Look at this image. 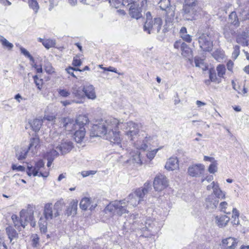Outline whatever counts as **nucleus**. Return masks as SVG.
<instances>
[{
    "mask_svg": "<svg viewBox=\"0 0 249 249\" xmlns=\"http://www.w3.org/2000/svg\"><path fill=\"white\" fill-rule=\"evenodd\" d=\"M140 127V124L132 121L124 123L116 118L110 117L94 124L92 130L94 132L93 136H101L103 135L110 142L124 149L125 145L121 142L119 128L124 131L125 135L131 141H133L138 134Z\"/></svg>",
    "mask_w": 249,
    "mask_h": 249,
    "instance_id": "nucleus-1",
    "label": "nucleus"
},
{
    "mask_svg": "<svg viewBox=\"0 0 249 249\" xmlns=\"http://www.w3.org/2000/svg\"><path fill=\"white\" fill-rule=\"evenodd\" d=\"M63 126L69 131H75L74 139L78 142H81L85 138L86 131L84 126L88 123V119L85 115H79L75 120L70 118L62 120Z\"/></svg>",
    "mask_w": 249,
    "mask_h": 249,
    "instance_id": "nucleus-2",
    "label": "nucleus"
},
{
    "mask_svg": "<svg viewBox=\"0 0 249 249\" xmlns=\"http://www.w3.org/2000/svg\"><path fill=\"white\" fill-rule=\"evenodd\" d=\"M201 10L200 0H185L181 12L183 18L186 20H195Z\"/></svg>",
    "mask_w": 249,
    "mask_h": 249,
    "instance_id": "nucleus-3",
    "label": "nucleus"
},
{
    "mask_svg": "<svg viewBox=\"0 0 249 249\" xmlns=\"http://www.w3.org/2000/svg\"><path fill=\"white\" fill-rule=\"evenodd\" d=\"M109 3L115 8H118L122 6H129V14L132 18L138 19L142 17L139 1H132V0H110Z\"/></svg>",
    "mask_w": 249,
    "mask_h": 249,
    "instance_id": "nucleus-4",
    "label": "nucleus"
},
{
    "mask_svg": "<svg viewBox=\"0 0 249 249\" xmlns=\"http://www.w3.org/2000/svg\"><path fill=\"white\" fill-rule=\"evenodd\" d=\"M198 42L199 47L205 52H210L213 47L214 32L212 29L207 28L203 32L199 31L197 33Z\"/></svg>",
    "mask_w": 249,
    "mask_h": 249,
    "instance_id": "nucleus-5",
    "label": "nucleus"
},
{
    "mask_svg": "<svg viewBox=\"0 0 249 249\" xmlns=\"http://www.w3.org/2000/svg\"><path fill=\"white\" fill-rule=\"evenodd\" d=\"M136 218V216L133 214L130 215H128L127 220L128 221L129 223H132L134 227H136V225H138V227H137L138 230H140L142 232H145L146 231L150 232L149 234H144L143 233V234L142 235L143 236L146 237L151 235H153L157 232L158 230H156L153 231L152 230V229L154 228L155 222H154L150 217H146L145 218L143 217L142 220L144 221V223L143 222H141L140 224L139 223H137L136 221H134V220Z\"/></svg>",
    "mask_w": 249,
    "mask_h": 249,
    "instance_id": "nucleus-6",
    "label": "nucleus"
},
{
    "mask_svg": "<svg viewBox=\"0 0 249 249\" xmlns=\"http://www.w3.org/2000/svg\"><path fill=\"white\" fill-rule=\"evenodd\" d=\"M126 199L116 200L110 202L105 209V212L110 215H117L121 216L123 214L128 213L129 211L127 209L128 206L126 203Z\"/></svg>",
    "mask_w": 249,
    "mask_h": 249,
    "instance_id": "nucleus-7",
    "label": "nucleus"
},
{
    "mask_svg": "<svg viewBox=\"0 0 249 249\" xmlns=\"http://www.w3.org/2000/svg\"><path fill=\"white\" fill-rule=\"evenodd\" d=\"M20 219H18L17 215H13L12 218L13 220L15 227L19 228L20 226L24 228L28 223L32 227H35L36 225V222L34 218L33 213L28 212L26 210H22L20 212Z\"/></svg>",
    "mask_w": 249,
    "mask_h": 249,
    "instance_id": "nucleus-8",
    "label": "nucleus"
},
{
    "mask_svg": "<svg viewBox=\"0 0 249 249\" xmlns=\"http://www.w3.org/2000/svg\"><path fill=\"white\" fill-rule=\"evenodd\" d=\"M159 7L162 10L166 11L165 24L163 26V32H166L172 26V23L175 16V7H169L170 1L169 0H160L159 3Z\"/></svg>",
    "mask_w": 249,
    "mask_h": 249,
    "instance_id": "nucleus-9",
    "label": "nucleus"
},
{
    "mask_svg": "<svg viewBox=\"0 0 249 249\" xmlns=\"http://www.w3.org/2000/svg\"><path fill=\"white\" fill-rule=\"evenodd\" d=\"M149 183H145L144 186L142 188H138L136 191L131 193L126 198V203L128 206L136 207L142 200L146 194L147 193L149 190Z\"/></svg>",
    "mask_w": 249,
    "mask_h": 249,
    "instance_id": "nucleus-10",
    "label": "nucleus"
},
{
    "mask_svg": "<svg viewBox=\"0 0 249 249\" xmlns=\"http://www.w3.org/2000/svg\"><path fill=\"white\" fill-rule=\"evenodd\" d=\"M26 172L29 176L33 175L34 177L38 176L46 178L49 175V170H45V163L42 160L36 162L34 166L28 163Z\"/></svg>",
    "mask_w": 249,
    "mask_h": 249,
    "instance_id": "nucleus-11",
    "label": "nucleus"
},
{
    "mask_svg": "<svg viewBox=\"0 0 249 249\" xmlns=\"http://www.w3.org/2000/svg\"><path fill=\"white\" fill-rule=\"evenodd\" d=\"M162 20L160 18L152 19H147L143 26L144 31L150 34L151 32H157L158 33L162 25Z\"/></svg>",
    "mask_w": 249,
    "mask_h": 249,
    "instance_id": "nucleus-12",
    "label": "nucleus"
},
{
    "mask_svg": "<svg viewBox=\"0 0 249 249\" xmlns=\"http://www.w3.org/2000/svg\"><path fill=\"white\" fill-rule=\"evenodd\" d=\"M169 185V182L165 176L162 174L157 175L153 181V186L156 191L160 192L166 189Z\"/></svg>",
    "mask_w": 249,
    "mask_h": 249,
    "instance_id": "nucleus-13",
    "label": "nucleus"
},
{
    "mask_svg": "<svg viewBox=\"0 0 249 249\" xmlns=\"http://www.w3.org/2000/svg\"><path fill=\"white\" fill-rule=\"evenodd\" d=\"M205 171V166L201 163L194 164L188 168L187 173L192 177H199L203 174Z\"/></svg>",
    "mask_w": 249,
    "mask_h": 249,
    "instance_id": "nucleus-14",
    "label": "nucleus"
},
{
    "mask_svg": "<svg viewBox=\"0 0 249 249\" xmlns=\"http://www.w3.org/2000/svg\"><path fill=\"white\" fill-rule=\"evenodd\" d=\"M43 216L48 220H51L59 216L58 213L54 211L53 204L51 203L45 205L43 210Z\"/></svg>",
    "mask_w": 249,
    "mask_h": 249,
    "instance_id": "nucleus-15",
    "label": "nucleus"
},
{
    "mask_svg": "<svg viewBox=\"0 0 249 249\" xmlns=\"http://www.w3.org/2000/svg\"><path fill=\"white\" fill-rule=\"evenodd\" d=\"M239 240L237 238L230 237L222 240L221 247L223 249H235Z\"/></svg>",
    "mask_w": 249,
    "mask_h": 249,
    "instance_id": "nucleus-16",
    "label": "nucleus"
},
{
    "mask_svg": "<svg viewBox=\"0 0 249 249\" xmlns=\"http://www.w3.org/2000/svg\"><path fill=\"white\" fill-rule=\"evenodd\" d=\"M73 147V143L67 139L63 140L60 144L55 147L62 155L69 152Z\"/></svg>",
    "mask_w": 249,
    "mask_h": 249,
    "instance_id": "nucleus-17",
    "label": "nucleus"
},
{
    "mask_svg": "<svg viewBox=\"0 0 249 249\" xmlns=\"http://www.w3.org/2000/svg\"><path fill=\"white\" fill-rule=\"evenodd\" d=\"M219 203V200L213 195L208 196L205 200V206L210 211L215 210Z\"/></svg>",
    "mask_w": 249,
    "mask_h": 249,
    "instance_id": "nucleus-18",
    "label": "nucleus"
},
{
    "mask_svg": "<svg viewBox=\"0 0 249 249\" xmlns=\"http://www.w3.org/2000/svg\"><path fill=\"white\" fill-rule=\"evenodd\" d=\"M96 206V203L94 202L91 198L87 197L83 198L80 202V207L83 210L89 209L92 211Z\"/></svg>",
    "mask_w": 249,
    "mask_h": 249,
    "instance_id": "nucleus-19",
    "label": "nucleus"
},
{
    "mask_svg": "<svg viewBox=\"0 0 249 249\" xmlns=\"http://www.w3.org/2000/svg\"><path fill=\"white\" fill-rule=\"evenodd\" d=\"M129 153L128 154V157L129 160L128 161L132 162V163H136V164L140 166L142 164V161L141 158V153L138 150L132 151L129 150Z\"/></svg>",
    "mask_w": 249,
    "mask_h": 249,
    "instance_id": "nucleus-20",
    "label": "nucleus"
},
{
    "mask_svg": "<svg viewBox=\"0 0 249 249\" xmlns=\"http://www.w3.org/2000/svg\"><path fill=\"white\" fill-rule=\"evenodd\" d=\"M82 90L88 99L93 100L96 98L95 88L93 85H86L83 87Z\"/></svg>",
    "mask_w": 249,
    "mask_h": 249,
    "instance_id": "nucleus-21",
    "label": "nucleus"
},
{
    "mask_svg": "<svg viewBox=\"0 0 249 249\" xmlns=\"http://www.w3.org/2000/svg\"><path fill=\"white\" fill-rule=\"evenodd\" d=\"M165 168L168 171H174L179 169L178 160L176 157H171L166 161Z\"/></svg>",
    "mask_w": 249,
    "mask_h": 249,
    "instance_id": "nucleus-22",
    "label": "nucleus"
},
{
    "mask_svg": "<svg viewBox=\"0 0 249 249\" xmlns=\"http://www.w3.org/2000/svg\"><path fill=\"white\" fill-rule=\"evenodd\" d=\"M40 141L37 137L32 138L30 139V143L28 150L30 151L33 155L36 154L40 147Z\"/></svg>",
    "mask_w": 249,
    "mask_h": 249,
    "instance_id": "nucleus-23",
    "label": "nucleus"
},
{
    "mask_svg": "<svg viewBox=\"0 0 249 249\" xmlns=\"http://www.w3.org/2000/svg\"><path fill=\"white\" fill-rule=\"evenodd\" d=\"M235 33V30L229 25H225L223 28V35L229 42H231Z\"/></svg>",
    "mask_w": 249,
    "mask_h": 249,
    "instance_id": "nucleus-24",
    "label": "nucleus"
},
{
    "mask_svg": "<svg viewBox=\"0 0 249 249\" xmlns=\"http://www.w3.org/2000/svg\"><path fill=\"white\" fill-rule=\"evenodd\" d=\"M77 205L78 201L77 200H71L66 210V214L68 216L75 215L77 213Z\"/></svg>",
    "mask_w": 249,
    "mask_h": 249,
    "instance_id": "nucleus-25",
    "label": "nucleus"
},
{
    "mask_svg": "<svg viewBox=\"0 0 249 249\" xmlns=\"http://www.w3.org/2000/svg\"><path fill=\"white\" fill-rule=\"evenodd\" d=\"M58 152L53 149L47 152L44 156V159H47L48 160V167H50L51 166L53 160L58 156Z\"/></svg>",
    "mask_w": 249,
    "mask_h": 249,
    "instance_id": "nucleus-26",
    "label": "nucleus"
},
{
    "mask_svg": "<svg viewBox=\"0 0 249 249\" xmlns=\"http://www.w3.org/2000/svg\"><path fill=\"white\" fill-rule=\"evenodd\" d=\"M215 222L219 227H225L230 220V218L226 215H217L215 217Z\"/></svg>",
    "mask_w": 249,
    "mask_h": 249,
    "instance_id": "nucleus-27",
    "label": "nucleus"
},
{
    "mask_svg": "<svg viewBox=\"0 0 249 249\" xmlns=\"http://www.w3.org/2000/svg\"><path fill=\"white\" fill-rule=\"evenodd\" d=\"M71 92L73 97L76 98L74 99V100H80L82 101V99L84 98V95L79 87L76 85H74L71 88Z\"/></svg>",
    "mask_w": 249,
    "mask_h": 249,
    "instance_id": "nucleus-28",
    "label": "nucleus"
},
{
    "mask_svg": "<svg viewBox=\"0 0 249 249\" xmlns=\"http://www.w3.org/2000/svg\"><path fill=\"white\" fill-rule=\"evenodd\" d=\"M134 147L138 150H146L148 148V144L146 142L145 138L142 140H138L134 143Z\"/></svg>",
    "mask_w": 249,
    "mask_h": 249,
    "instance_id": "nucleus-29",
    "label": "nucleus"
},
{
    "mask_svg": "<svg viewBox=\"0 0 249 249\" xmlns=\"http://www.w3.org/2000/svg\"><path fill=\"white\" fill-rule=\"evenodd\" d=\"M180 37L185 42L190 43L192 40V36L187 34V29L185 27H182L179 31Z\"/></svg>",
    "mask_w": 249,
    "mask_h": 249,
    "instance_id": "nucleus-30",
    "label": "nucleus"
},
{
    "mask_svg": "<svg viewBox=\"0 0 249 249\" xmlns=\"http://www.w3.org/2000/svg\"><path fill=\"white\" fill-rule=\"evenodd\" d=\"M181 54L185 57H189L192 55L191 48L185 43H182L181 45Z\"/></svg>",
    "mask_w": 249,
    "mask_h": 249,
    "instance_id": "nucleus-31",
    "label": "nucleus"
},
{
    "mask_svg": "<svg viewBox=\"0 0 249 249\" xmlns=\"http://www.w3.org/2000/svg\"><path fill=\"white\" fill-rule=\"evenodd\" d=\"M213 195H214L217 199L218 198L225 199L226 197L225 193L221 190L218 183L217 186H215L213 191Z\"/></svg>",
    "mask_w": 249,
    "mask_h": 249,
    "instance_id": "nucleus-32",
    "label": "nucleus"
},
{
    "mask_svg": "<svg viewBox=\"0 0 249 249\" xmlns=\"http://www.w3.org/2000/svg\"><path fill=\"white\" fill-rule=\"evenodd\" d=\"M229 20L231 24L236 27H238L240 25L239 19L235 12H232L229 16Z\"/></svg>",
    "mask_w": 249,
    "mask_h": 249,
    "instance_id": "nucleus-33",
    "label": "nucleus"
},
{
    "mask_svg": "<svg viewBox=\"0 0 249 249\" xmlns=\"http://www.w3.org/2000/svg\"><path fill=\"white\" fill-rule=\"evenodd\" d=\"M47 219L44 216H41L39 218L38 224L40 231L41 232L46 233L47 231Z\"/></svg>",
    "mask_w": 249,
    "mask_h": 249,
    "instance_id": "nucleus-34",
    "label": "nucleus"
},
{
    "mask_svg": "<svg viewBox=\"0 0 249 249\" xmlns=\"http://www.w3.org/2000/svg\"><path fill=\"white\" fill-rule=\"evenodd\" d=\"M6 231L10 242L18 237V233L17 231L11 226H9L6 228Z\"/></svg>",
    "mask_w": 249,
    "mask_h": 249,
    "instance_id": "nucleus-35",
    "label": "nucleus"
},
{
    "mask_svg": "<svg viewBox=\"0 0 249 249\" xmlns=\"http://www.w3.org/2000/svg\"><path fill=\"white\" fill-rule=\"evenodd\" d=\"M43 121L41 119H35L31 123V126L33 130L36 132L38 131Z\"/></svg>",
    "mask_w": 249,
    "mask_h": 249,
    "instance_id": "nucleus-36",
    "label": "nucleus"
},
{
    "mask_svg": "<svg viewBox=\"0 0 249 249\" xmlns=\"http://www.w3.org/2000/svg\"><path fill=\"white\" fill-rule=\"evenodd\" d=\"M247 38V36L246 33H243L242 34L237 36L236 42L238 44H241L242 46H247L248 45V42Z\"/></svg>",
    "mask_w": 249,
    "mask_h": 249,
    "instance_id": "nucleus-37",
    "label": "nucleus"
},
{
    "mask_svg": "<svg viewBox=\"0 0 249 249\" xmlns=\"http://www.w3.org/2000/svg\"><path fill=\"white\" fill-rule=\"evenodd\" d=\"M44 69L49 74H52L55 73L54 68L52 66V64L48 60L44 61Z\"/></svg>",
    "mask_w": 249,
    "mask_h": 249,
    "instance_id": "nucleus-38",
    "label": "nucleus"
},
{
    "mask_svg": "<svg viewBox=\"0 0 249 249\" xmlns=\"http://www.w3.org/2000/svg\"><path fill=\"white\" fill-rule=\"evenodd\" d=\"M0 42L3 47L9 50H11L14 47L12 43L9 42L4 36L1 35H0Z\"/></svg>",
    "mask_w": 249,
    "mask_h": 249,
    "instance_id": "nucleus-39",
    "label": "nucleus"
},
{
    "mask_svg": "<svg viewBox=\"0 0 249 249\" xmlns=\"http://www.w3.org/2000/svg\"><path fill=\"white\" fill-rule=\"evenodd\" d=\"M28 3L30 8L32 9L35 14L38 12L39 6L36 0H28Z\"/></svg>",
    "mask_w": 249,
    "mask_h": 249,
    "instance_id": "nucleus-40",
    "label": "nucleus"
},
{
    "mask_svg": "<svg viewBox=\"0 0 249 249\" xmlns=\"http://www.w3.org/2000/svg\"><path fill=\"white\" fill-rule=\"evenodd\" d=\"M162 147H160L158 148L155 149L150 151H148L146 155V158L150 161H152L156 156L157 152L162 148Z\"/></svg>",
    "mask_w": 249,
    "mask_h": 249,
    "instance_id": "nucleus-41",
    "label": "nucleus"
},
{
    "mask_svg": "<svg viewBox=\"0 0 249 249\" xmlns=\"http://www.w3.org/2000/svg\"><path fill=\"white\" fill-rule=\"evenodd\" d=\"M64 206V203L63 200H59L55 203L53 208L54 209V211L58 213V215L62 210Z\"/></svg>",
    "mask_w": 249,
    "mask_h": 249,
    "instance_id": "nucleus-42",
    "label": "nucleus"
},
{
    "mask_svg": "<svg viewBox=\"0 0 249 249\" xmlns=\"http://www.w3.org/2000/svg\"><path fill=\"white\" fill-rule=\"evenodd\" d=\"M55 44V40L52 39H46L43 42V45L47 49H49L51 48L54 47Z\"/></svg>",
    "mask_w": 249,
    "mask_h": 249,
    "instance_id": "nucleus-43",
    "label": "nucleus"
},
{
    "mask_svg": "<svg viewBox=\"0 0 249 249\" xmlns=\"http://www.w3.org/2000/svg\"><path fill=\"white\" fill-rule=\"evenodd\" d=\"M239 213L238 211L236 208H233L232 209V218L233 220L232 223L234 225H238L239 224Z\"/></svg>",
    "mask_w": 249,
    "mask_h": 249,
    "instance_id": "nucleus-44",
    "label": "nucleus"
},
{
    "mask_svg": "<svg viewBox=\"0 0 249 249\" xmlns=\"http://www.w3.org/2000/svg\"><path fill=\"white\" fill-rule=\"evenodd\" d=\"M34 83H35L37 88L41 90L43 85V80L42 78H39L38 76L36 75L33 76Z\"/></svg>",
    "mask_w": 249,
    "mask_h": 249,
    "instance_id": "nucleus-45",
    "label": "nucleus"
},
{
    "mask_svg": "<svg viewBox=\"0 0 249 249\" xmlns=\"http://www.w3.org/2000/svg\"><path fill=\"white\" fill-rule=\"evenodd\" d=\"M217 75L219 77H223L226 72V68L224 65H218L216 67Z\"/></svg>",
    "mask_w": 249,
    "mask_h": 249,
    "instance_id": "nucleus-46",
    "label": "nucleus"
},
{
    "mask_svg": "<svg viewBox=\"0 0 249 249\" xmlns=\"http://www.w3.org/2000/svg\"><path fill=\"white\" fill-rule=\"evenodd\" d=\"M61 103L63 105V106L66 107L68 105H71L73 103L80 104L83 103V101L80 100H67L65 101H61Z\"/></svg>",
    "mask_w": 249,
    "mask_h": 249,
    "instance_id": "nucleus-47",
    "label": "nucleus"
},
{
    "mask_svg": "<svg viewBox=\"0 0 249 249\" xmlns=\"http://www.w3.org/2000/svg\"><path fill=\"white\" fill-rule=\"evenodd\" d=\"M145 138L146 142L148 144V148L149 146L153 145L154 142L157 141V138L154 136L146 135Z\"/></svg>",
    "mask_w": 249,
    "mask_h": 249,
    "instance_id": "nucleus-48",
    "label": "nucleus"
},
{
    "mask_svg": "<svg viewBox=\"0 0 249 249\" xmlns=\"http://www.w3.org/2000/svg\"><path fill=\"white\" fill-rule=\"evenodd\" d=\"M28 150L27 149L22 150L20 152H17L16 156L18 160H22L26 158Z\"/></svg>",
    "mask_w": 249,
    "mask_h": 249,
    "instance_id": "nucleus-49",
    "label": "nucleus"
},
{
    "mask_svg": "<svg viewBox=\"0 0 249 249\" xmlns=\"http://www.w3.org/2000/svg\"><path fill=\"white\" fill-rule=\"evenodd\" d=\"M19 49L22 54H23L25 57H28L31 61L33 62H34V58L27 50L21 46Z\"/></svg>",
    "mask_w": 249,
    "mask_h": 249,
    "instance_id": "nucleus-50",
    "label": "nucleus"
},
{
    "mask_svg": "<svg viewBox=\"0 0 249 249\" xmlns=\"http://www.w3.org/2000/svg\"><path fill=\"white\" fill-rule=\"evenodd\" d=\"M217 162L215 161L212 163L209 166L208 171L211 174H214L217 171Z\"/></svg>",
    "mask_w": 249,
    "mask_h": 249,
    "instance_id": "nucleus-51",
    "label": "nucleus"
},
{
    "mask_svg": "<svg viewBox=\"0 0 249 249\" xmlns=\"http://www.w3.org/2000/svg\"><path fill=\"white\" fill-rule=\"evenodd\" d=\"M58 94L60 96L66 98L71 94V92L66 89H58Z\"/></svg>",
    "mask_w": 249,
    "mask_h": 249,
    "instance_id": "nucleus-52",
    "label": "nucleus"
},
{
    "mask_svg": "<svg viewBox=\"0 0 249 249\" xmlns=\"http://www.w3.org/2000/svg\"><path fill=\"white\" fill-rule=\"evenodd\" d=\"M213 55L214 58L218 61H220L224 57L223 53L220 51H215Z\"/></svg>",
    "mask_w": 249,
    "mask_h": 249,
    "instance_id": "nucleus-53",
    "label": "nucleus"
},
{
    "mask_svg": "<svg viewBox=\"0 0 249 249\" xmlns=\"http://www.w3.org/2000/svg\"><path fill=\"white\" fill-rule=\"evenodd\" d=\"M240 54V47L238 45H235L233 47V51L232 53V57L236 59Z\"/></svg>",
    "mask_w": 249,
    "mask_h": 249,
    "instance_id": "nucleus-54",
    "label": "nucleus"
},
{
    "mask_svg": "<svg viewBox=\"0 0 249 249\" xmlns=\"http://www.w3.org/2000/svg\"><path fill=\"white\" fill-rule=\"evenodd\" d=\"M72 64L74 67L80 66L82 64V61L78 56H76L73 59Z\"/></svg>",
    "mask_w": 249,
    "mask_h": 249,
    "instance_id": "nucleus-55",
    "label": "nucleus"
},
{
    "mask_svg": "<svg viewBox=\"0 0 249 249\" xmlns=\"http://www.w3.org/2000/svg\"><path fill=\"white\" fill-rule=\"evenodd\" d=\"M195 66L196 67H201L203 64V60L198 57H195L194 59Z\"/></svg>",
    "mask_w": 249,
    "mask_h": 249,
    "instance_id": "nucleus-56",
    "label": "nucleus"
},
{
    "mask_svg": "<svg viewBox=\"0 0 249 249\" xmlns=\"http://www.w3.org/2000/svg\"><path fill=\"white\" fill-rule=\"evenodd\" d=\"M209 77L211 82H216L217 83H219L220 82V80L217 78L216 74L214 72L213 73L210 71Z\"/></svg>",
    "mask_w": 249,
    "mask_h": 249,
    "instance_id": "nucleus-57",
    "label": "nucleus"
},
{
    "mask_svg": "<svg viewBox=\"0 0 249 249\" xmlns=\"http://www.w3.org/2000/svg\"><path fill=\"white\" fill-rule=\"evenodd\" d=\"M78 70H79V69L74 68L72 67H69L66 69V71L73 77H76V76L74 75V74L73 73V71H78Z\"/></svg>",
    "mask_w": 249,
    "mask_h": 249,
    "instance_id": "nucleus-58",
    "label": "nucleus"
},
{
    "mask_svg": "<svg viewBox=\"0 0 249 249\" xmlns=\"http://www.w3.org/2000/svg\"><path fill=\"white\" fill-rule=\"evenodd\" d=\"M96 173V171L93 170L84 171L81 172V175L83 177L85 178L89 175H94Z\"/></svg>",
    "mask_w": 249,
    "mask_h": 249,
    "instance_id": "nucleus-59",
    "label": "nucleus"
},
{
    "mask_svg": "<svg viewBox=\"0 0 249 249\" xmlns=\"http://www.w3.org/2000/svg\"><path fill=\"white\" fill-rule=\"evenodd\" d=\"M12 169L13 170H17L18 171H24L25 168L21 165L18 166L16 164H13L12 166Z\"/></svg>",
    "mask_w": 249,
    "mask_h": 249,
    "instance_id": "nucleus-60",
    "label": "nucleus"
},
{
    "mask_svg": "<svg viewBox=\"0 0 249 249\" xmlns=\"http://www.w3.org/2000/svg\"><path fill=\"white\" fill-rule=\"evenodd\" d=\"M39 237L37 234L33 235L32 244L34 247H36L39 242Z\"/></svg>",
    "mask_w": 249,
    "mask_h": 249,
    "instance_id": "nucleus-61",
    "label": "nucleus"
},
{
    "mask_svg": "<svg viewBox=\"0 0 249 249\" xmlns=\"http://www.w3.org/2000/svg\"><path fill=\"white\" fill-rule=\"evenodd\" d=\"M228 206V203L226 201L222 202L220 203L219 209L221 211L226 213L225 210Z\"/></svg>",
    "mask_w": 249,
    "mask_h": 249,
    "instance_id": "nucleus-62",
    "label": "nucleus"
},
{
    "mask_svg": "<svg viewBox=\"0 0 249 249\" xmlns=\"http://www.w3.org/2000/svg\"><path fill=\"white\" fill-rule=\"evenodd\" d=\"M218 182L213 181L211 184L207 186V190L208 191L211 190L212 189L213 190L214 189L215 186H217Z\"/></svg>",
    "mask_w": 249,
    "mask_h": 249,
    "instance_id": "nucleus-63",
    "label": "nucleus"
},
{
    "mask_svg": "<svg viewBox=\"0 0 249 249\" xmlns=\"http://www.w3.org/2000/svg\"><path fill=\"white\" fill-rule=\"evenodd\" d=\"M203 160L205 161H210L211 162V163L216 161L214 158L212 157H208L207 156H204Z\"/></svg>",
    "mask_w": 249,
    "mask_h": 249,
    "instance_id": "nucleus-64",
    "label": "nucleus"
}]
</instances>
